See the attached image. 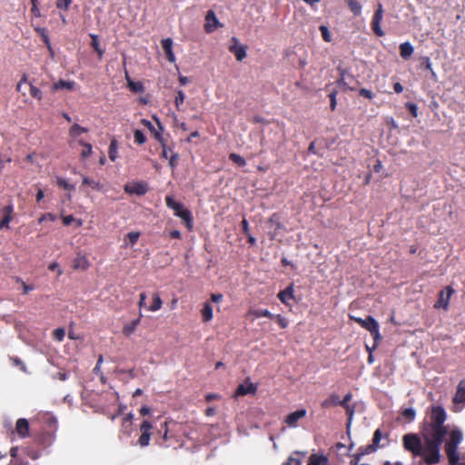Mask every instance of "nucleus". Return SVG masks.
I'll use <instances>...</instances> for the list:
<instances>
[{
    "label": "nucleus",
    "instance_id": "nucleus-27",
    "mask_svg": "<svg viewBox=\"0 0 465 465\" xmlns=\"http://www.w3.org/2000/svg\"><path fill=\"white\" fill-rule=\"evenodd\" d=\"M413 52H414V48L411 45V43L405 42V43L401 44L400 54H401V56L404 60L409 59L412 55Z\"/></svg>",
    "mask_w": 465,
    "mask_h": 465
},
{
    "label": "nucleus",
    "instance_id": "nucleus-6",
    "mask_svg": "<svg viewBox=\"0 0 465 465\" xmlns=\"http://www.w3.org/2000/svg\"><path fill=\"white\" fill-rule=\"evenodd\" d=\"M351 319L360 324L362 328L370 331L374 340V348L377 342L381 339L380 335V327L377 321L372 316H367L366 319L351 317Z\"/></svg>",
    "mask_w": 465,
    "mask_h": 465
},
{
    "label": "nucleus",
    "instance_id": "nucleus-63",
    "mask_svg": "<svg viewBox=\"0 0 465 465\" xmlns=\"http://www.w3.org/2000/svg\"><path fill=\"white\" fill-rule=\"evenodd\" d=\"M421 66L426 69V70H429L433 74H434V72L432 70V65H431V62L430 60L429 57H425L424 58V62L421 64Z\"/></svg>",
    "mask_w": 465,
    "mask_h": 465
},
{
    "label": "nucleus",
    "instance_id": "nucleus-50",
    "mask_svg": "<svg viewBox=\"0 0 465 465\" xmlns=\"http://www.w3.org/2000/svg\"><path fill=\"white\" fill-rule=\"evenodd\" d=\"M65 331L63 328H57L53 331V338L57 341H62L64 338Z\"/></svg>",
    "mask_w": 465,
    "mask_h": 465
},
{
    "label": "nucleus",
    "instance_id": "nucleus-26",
    "mask_svg": "<svg viewBox=\"0 0 465 465\" xmlns=\"http://www.w3.org/2000/svg\"><path fill=\"white\" fill-rule=\"evenodd\" d=\"M156 123H157V125L159 127V130H156L155 127L153 125V124L149 121V120H146V119H143L142 120V124L146 127L148 128V130L153 134V137L155 138V134H158V133H163V127L160 122V120L155 116L153 115V117Z\"/></svg>",
    "mask_w": 465,
    "mask_h": 465
},
{
    "label": "nucleus",
    "instance_id": "nucleus-35",
    "mask_svg": "<svg viewBox=\"0 0 465 465\" xmlns=\"http://www.w3.org/2000/svg\"><path fill=\"white\" fill-rule=\"evenodd\" d=\"M108 156L112 162H114L118 157V143L115 139H113L109 144Z\"/></svg>",
    "mask_w": 465,
    "mask_h": 465
},
{
    "label": "nucleus",
    "instance_id": "nucleus-24",
    "mask_svg": "<svg viewBox=\"0 0 465 465\" xmlns=\"http://www.w3.org/2000/svg\"><path fill=\"white\" fill-rule=\"evenodd\" d=\"M321 406L323 409L340 406L339 395L336 393H331L328 398L322 401Z\"/></svg>",
    "mask_w": 465,
    "mask_h": 465
},
{
    "label": "nucleus",
    "instance_id": "nucleus-53",
    "mask_svg": "<svg viewBox=\"0 0 465 465\" xmlns=\"http://www.w3.org/2000/svg\"><path fill=\"white\" fill-rule=\"evenodd\" d=\"M405 107L409 111V113L411 114L412 117L418 116V107L414 103L408 102L405 104Z\"/></svg>",
    "mask_w": 465,
    "mask_h": 465
},
{
    "label": "nucleus",
    "instance_id": "nucleus-20",
    "mask_svg": "<svg viewBox=\"0 0 465 465\" xmlns=\"http://www.w3.org/2000/svg\"><path fill=\"white\" fill-rule=\"evenodd\" d=\"M162 47L165 53L166 59L173 63L175 61V56L173 52V40L171 38H166L162 40Z\"/></svg>",
    "mask_w": 465,
    "mask_h": 465
},
{
    "label": "nucleus",
    "instance_id": "nucleus-5",
    "mask_svg": "<svg viewBox=\"0 0 465 465\" xmlns=\"http://www.w3.org/2000/svg\"><path fill=\"white\" fill-rule=\"evenodd\" d=\"M402 444L405 450L411 453L413 458H418L422 453V443L420 438L415 433H408L402 437Z\"/></svg>",
    "mask_w": 465,
    "mask_h": 465
},
{
    "label": "nucleus",
    "instance_id": "nucleus-21",
    "mask_svg": "<svg viewBox=\"0 0 465 465\" xmlns=\"http://www.w3.org/2000/svg\"><path fill=\"white\" fill-rule=\"evenodd\" d=\"M90 262L84 255H77L73 261L74 270L85 271L89 268Z\"/></svg>",
    "mask_w": 465,
    "mask_h": 465
},
{
    "label": "nucleus",
    "instance_id": "nucleus-36",
    "mask_svg": "<svg viewBox=\"0 0 465 465\" xmlns=\"http://www.w3.org/2000/svg\"><path fill=\"white\" fill-rule=\"evenodd\" d=\"M350 10L355 16H358L361 13V5L358 0H345Z\"/></svg>",
    "mask_w": 465,
    "mask_h": 465
},
{
    "label": "nucleus",
    "instance_id": "nucleus-2",
    "mask_svg": "<svg viewBox=\"0 0 465 465\" xmlns=\"http://www.w3.org/2000/svg\"><path fill=\"white\" fill-rule=\"evenodd\" d=\"M423 439L424 445L422 448V453L419 455V458H420V464H438L440 461L441 458L440 451L444 438L423 434Z\"/></svg>",
    "mask_w": 465,
    "mask_h": 465
},
{
    "label": "nucleus",
    "instance_id": "nucleus-19",
    "mask_svg": "<svg viewBox=\"0 0 465 465\" xmlns=\"http://www.w3.org/2000/svg\"><path fill=\"white\" fill-rule=\"evenodd\" d=\"M279 300L285 305L289 304L290 300H294V289L293 285L291 284L284 290L278 293Z\"/></svg>",
    "mask_w": 465,
    "mask_h": 465
},
{
    "label": "nucleus",
    "instance_id": "nucleus-58",
    "mask_svg": "<svg viewBox=\"0 0 465 465\" xmlns=\"http://www.w3.org/2000/svg\"><path fill=\"white\" fill-rule=\"evenodd\" d=\"M178 159H179L178 153L172 152L170 157L168 158L169 165L172 169H174L176 167Z\"/></svg>",
    "mask_w": 465,
    "mask_h": 465
},
{
    "label": "nucleus",
    "instance_id": "nucleus-28",
    "mask_svg": "<svg viewBox=\"0 0 465 465\" xmlns=\"http://www.w3.org/2000/svg\"><path fill=\"white\" fill-rule=\"evenodd\" d=\"M74 87V81H65V80L60 79L58 82H56L53 84L52 90L53 91H57L60 89L73 90Z\"/></svg>",
    "mask_w": 465,
    "mask_h": 465
},
{
    "label": "nucleus",
    "instance_id": "nucleus-40",
    "mask_svg": "<svg viewBox=\"0 0 465 465\" xmlns=\"http://www.w3.org/2000/svg\"><path fill=\"white\" fill-rule=\"evenodd\" d=\"M401 416L406 420L408 422H411L414 420L416 416V411L412 408H406L401 411Z\"/></svg>",
    "mask_w": 465,
    "mask_h": 465
},
{
    "label": "nucleus",
    "instance_id": "nucleus-29",
    "mask_svg": "<svg viewBox=\"0 0 465 465\" xmlns=\"http://www.w3.org/2000/svg\"><path fill=\"white\" fill-rule=\"evenodd\" d=\"M155 139L160 143L162 148H163V152H162V154L161 156L164 159H168L170 156H169V152H173L172 149L170 147H168L166 145V143H165V140L163 136V134L161 133H158V134H155Z\"/></svg>",
    "mask_w": 465,
    "mask_h": 465
},
{
    "label": "nucleus",
    "instance_id": "nucleus-41",
    "mask_svg": "<svg viewBox=\"0 0 465 465\" xmlns=\"http://www.w3.org/2000/svg\"><path fill=\"white\" fill-rule=\"evenodd\" d=\"M229 159L240 167H243L246 164L245 159L242 156H241L240 154H237L235 153H230Z\"/></svg>",
    "mask_w": 465,
    "mask_h": 465
},
{
    "label": "nucleus",
    "instance_id": "nucleus-33",
    "mask_svg": "<svg viewBox=\"0 0 465 465\" xmlns=\"http://www.w3.org/2000/svg\"><path fill=\"white\" fill-rule=\"evenodd\" d=\"M202 320L203 322H208L213 319V306L209 302H205L202 311Z\"/></svg>",
    "mask_w": 465,
    "mask_h": 465
},
{
    "label": "nucleus",
    "instance_id": "nucleus-15",
    "mask_svg": "<svg viewBox=\"0 0 465 465\" xmlns=\"http://www.w3.org/2000/svg\"><path fill=\"white\" fill-rule=\"evenodd\" d=\"M3 218L0 221V229L9 228V223L14 218V206L12 203L5 206L2 211Z\"/></svg>",
    "mask_w": 465,
    "mask_h": 465
},
{
    "label": "nucleus",
    "instance_id": "nucleus-32",
    "mask_svg": "<svg viewBox=\"0 0 465 465\" xmlns=\"http://www.w3.org/2000/svg\"><path fill=\"white\" fill-rule=\"evenodd\" d=\"M328 459L324 455L312 454L308 465H327Z\"/></svg>",
    "mask_w": 465,
    "mask_h": 465
},
{
    "label": "nucleus",
    "instance_id": "nucleus-64",
    "mask_svg": "<svg viewBox=\"0 0 465 465\" xmlns=\"http://www.w3.org/2000/svg\"><path fill=\"white\" fill-rule=\"evenodd\" d=\"M285 465H302V463H301V460L299 459L291 456L287 460Z\"/></svg>",
    "mask_w": 465,
    "mask_h": 465
},
{
    "label": "nucleus",
    "instance_id": "nucleus-59",
    "mask_svg": "<svg viewBox=\"0 0 465 465\" xmlns=\"http://www.w3.org/2000/svg\"><path fill=\"white\" fill-rule=\"evenodd\" d=\"M320 31L322 33V36L323 40L326 41V42H330L331 41V35H330V32H329L328 28L325 25H321L320 26Z\"/></svg>",
    "mask_w": 465,
    "mask_h": 465
},
{
    "label": "nucleus",
    "instance_id": "nucleus-46",
    "mask_svg": "<svg viewBox=\"0 0 465 465\" xmlns=\"http://www.w3.org/2000/svg\"><path fill=\"white\" fill-rule=\"evenodd\" d=\"M184 100H185V94H184L183 91L178 90L175 99H174V104H175V107L177 108V110H180V106L184 103Z\"/></svg>",
    "mask_w": 465,
    "mask_h": 465
},
{
    "label": "nucleus",
    "instance_id": "nucleus-44",
    "mask_svg": "<svg viewBox=\"0 0 465 465\" xmlns=\"http://www.w3.org/2000/svg\"><path fill=\"white\" fill-rule=\"evenodd\" d=\"M168 423L167 421H164L162 425V427L164 428V431H163V434L162 436V441L159 442V445L162 446V447H164V448H167L169 447V445L166 443L168 441V440L170 439V436H169V430H168Z\"/></svg>",
    "mask_w": 465,
    "mask_h": 465
},
{
    "label": "nucleus",
    "instance_id": "nucleus-31",
    "mask_svg": "<svg viewBox=\"0 0 465 465\" xmlns=\"http://www.w3.org/2000/svg\"><path fill=\"white\" fill-rule=\"evenodd\" d=\"M152 298H153V302L149 307H147V310L150 312H157L162 308L163 301L160 297L159 292H153L152 295Z\"/></svg>",
    "mask_w": 465,
    "mask_h": 465
},
{
    "label": "nucleus",
    "instance_id": "nucleus-10",
    "mask_svg": "<svg viewBox=\"0 0 465 465\" xmlns=\"http://www.w3.org/2000/svg\"><path fill=\"white\" fill-rule=\"evenodd\" d=\"M231 41L232 44L228 47L229 52L235 56L237 61L242 62L247 55V46L241 45L235 36L232 37Z\"/></svg>",
    "mask_w": 465,
    "mask_h": 465
},
{
    "label": "nucleus",
    "instance_id": "nucleus-43",
    "mask_svg": "<svg viewBox=\"0 0 465 465\" xmlns=\"http://www.w3.org/2000/svg\"><path fill=\"white\" fill-rule=\"evenodd\" d=\"M29 87H30V95L35 99H37L38 101H41L43 99V93L42 91L36 87L35 85H34L32 83H29Z\"/></svg>",
    "mask_w": 465,
    "mask_h": 465
},
{
    "label": "nucleus",
    "instance_id": "nucleus-52",
    "mask_svg": "<svg viewBox=\"0 0 465 465\" xmlns=\"http://www.w3.org/2000/svg\"><path fill=\"white\" fill-rule=\"evenodd\" d=\"M15 282L21 283L23 288V294H27L35 289L33 285L26 284L21 278L16 277Z\"/></svg>",
    "mask_w": 465,
    "mask_h": 465
},
{
    "label": "nucleus",
    "instance_id": "nucleus-49",
    "mask_svg": "<svg viewBox=\"0 0 465 465\" xmlns=\"http://www.w3.org/2000/svg\"><path fill=\"white\" fill-rule=\"evenodd\" d=\"M134 142L138 144H143L146 141L144 134L141 130H135L134 133Z\"/></svg>",
    "mask_w": 465,
    "mask_h": 465
},
{
    "label": "nucleus",
    "instance_id": "nucleus-45",
    "mask_svg": "<svg viewBox=\"0 0 465 465\" xmlns=\"http://www.w3.org/2000/svg\"><path fill=\"white\" fill-rule=\"evenodd\" d=\"M381 437H382V435H381V430L377 429L374 431L373 438H372V442L371 444L376 450H377L378 448L381 447L380 442H381Z\"/></svg>",
    "mask_w": 465,
    "mask_h": 465
},
{
    "label": "nucleus",
    "instance_id": "nucleus-3",
    "mask_svg": "<svg viewBox=\"0 0 465 465\" xmlns=\"http://www.w3.org/2000/svg\"><path fill=\"white\" fill-rule=\"evenodd\" d=\"M462 432L457 428L451 430L449 433V438L445 443L444 450L450 465H455L460 460L458 446L462 441Z\"/></svg>",
    "mask_w": 465,
    "mask_h": 465
},
{
    "label": "nucleus",
    "instance_id": "nucleus-56",
    "mask_svg": "<svg viewBox=\"0 0 465 465\" xmlns=\"http://www.w3.org/2000/svg\"><path fill=\"white\" fill-rule=\"evenodd\" d=\"M140 237V232H130L126 234V238L129 240V242L134 245L137 242Z\"/></svg>",
    "mask_w": 465,
    "mask_h": 465
},
{
    "label": "nucleus",
    "instance_id": "nucleus-48",
    "mask_svg": "<svg viewBox=\"0 0 465 465\" xmlns=\"http://www.w3.org/2000/svg\"><path fill=\"white\" fill-rule=\"evenodd\" d=\"M56 183H57L58 186L62 187L64 190H67V191L74 190V186L73 184H70L65 179H64L62 177H58L56 180Z\"/></svg>",
    "mask_w": 465,
    "mask_h": 465
},
{
    "label": "nucleus",
    "instance_id": "nucleus-14",
    "mask_svg": "<svg viewBox=\"0 0 465 465\" xmlns=\"http://www.w3.org/2000/svg\"><path fill=\"white\" fill-rule=\"evenodd\" d=\"M352 399V394L351 392L347 393L342 400L340 399V406H341L348 416V425L351 422L352 417L355 412V405H351L349 402Z\"/></svg>",
    "mask_w": 465,
    "mask_h": 465
},
{
    "label": "nucleus",
    "instance_id": "nucleus-47",
    "mask_svg": "<svg viewBox=\"0 0 465 465\" xmlns=\"http://www.w3.org/2000/svg\"><path fill=\"white\" fill-rule=\"evenodd\" d=\"M269 223L275 225L276 230H281L282 228V223H281V217L278 213H272L269 218Z\"/></svg>",
    "mask_w": 465,
    "mask_h": 465
},
{
    "label": "nucleus",
    "instance_id": "nucleus-54",
    "mask_svg": "<svg viewBox=\"0 0 465 465\" xmlns=\"http://www.w3.org/2000/svg\"><path fill=\"white\" fill-rule=\"evenodd\" d=\"M273 320H276L277 323L280 325L281 328L285 329L288 327V320L282 317L281 314H274Z\"/></svg>",
    "mask_w": 465,
    "mask_h": 465
},
{
    "label": "nucleus",
    "instance_id": "nucleus-61",
    "mask_svg": "<svg viewBox=\"0 0 465 465\" xmlns=\"http://www.w3.org/2000/svg\"><path fill=\"white\" fill-rule=\"evenodd\" d=\"M46 220L54 222L55 220V215L51 213H44V214L41 215V217H39L38 223H44Z\"/></svg>",
    "mask_w": 465,
    "mask_h": 465
},
{
    "label": "nucleus",
    "instance_id": "nucleus-8",
    "mask_svg": "<svg viewBox=\"0 0 465 465\" xmlns=\"http://www.w3.org/2000/svg\"><path fill=\"white\" fill-rule=\"evenodd\" d=\"M152 429L153 425L149 420H143V422L140 425L141 435L137 440V444L140 447L143 448L149 445L152 435Z\"/></svg>",
    "mask_w": 465,
    "mask_h": 465
},
{
    "label": "nucleus",
    "instance_id": "nucleus-23",
    "mask_svg": "<svg viewBox=\"0 0 465 465\" xmlns=\"http://www.w3.org/2000/svg\"><path fill=\"white\" fill-rule=\"evenodd\" d=\"M455 403L465 404V380L460 381L453 399Z\"/></svg>",
    "mask_w": 465,
    "mask_h": 465
},
{
    "label": "nucleus",
    "instance_id": "nucleus-16",
    "mask_svg": "<svg viewBox=\"0 0 465 465\" xmlns=\"http://www.w3.org/2000/svg\"><path fill=\"white\" fill-rule=\"evenodd\" d=\"M257 391V386L252 382H245L238 385L235 391V396H244L247 394H254Z\"/></svg>",
    "mask_w": 465,
    "mask_h": 465
},
{
    "label": "nucleus",
    "instance_id": "nucleus-1",
    "mask_svg": "<svg viewBox=\"0 0 465 465\" xmlns=\"http://www.w3.org/2000/svg\"><path fill=\"white\" fill-rule=\"evenodd\" d=\"M429 417L430 421L425 425L423 434L444 438L448 432L444 425L447 419L444 408L440 405L432 406Z\"/></svg>",
    "mask_w": 465,
    "mask_h": 465
},
{
    "label": "nucleus",
    "instance_id": "nucleus-12",
    "mask_svg": "<svg viewBox=\"0 0 465 465\" xmlns=\"http://www.w3.org/2000/svg\"><path fill=\"white\" fill-rule=\"evenodd\" d=\"M124 190L129 194L144 195L148 191V187L145 183L137 182L125 184Z\"/></svg>",
    "mask_w": 465,
    "mask_h": 465
},
{
    "label": "nucleus",
    "instance_id": "nucleus-55",
    "mask_svg": "<svg viewBox=\"0 0 465 465\" xmlns=\"http://www.w3.org/2000/svg\"><path fill=\"white\" fill-rule=\"evenodd\" d=\"M10 361L15 366L19 367L22 371L26 372L25 364L18 357H10Z\"/></svg>",
    "mask_w": 465,
    "mask_h": 465
},
{
    "label": "nucleus",
    "instance_id": "nucleus-17",
    "mask_svg": "<svg viewBox=\"0 0 465 465\" xmlns=\"http://www.w3.org/2000/svg\"><path fill=\"white\" fill-rule=\"evenodd\" d=\"M15 432L22 439L29 435V422L26 419L20 418L16 420Z\"/></svg>",
    "mask_w": 465,
    "mask_h": 465
},
{
    "label": "nucleus",
    "instance_id": "nucleus-39",
    "mask_svg": "<svg viewBox=\"0 0 465 465\" xmlns=\"http://www.w3.org/2000/svg\"><path fill=\"white\" fill-rule=\"evenodd\" d=\"M35 31L42 36L43 42L45 43V45H46L48 50L51 53H53L51 42H50L49 36L45 33V29L38 27V28H35Z\"/></svg>",
    "mask_w": 465,
    "mask_h": 465
},
{
    "label": "nucleus",
    "instance_id": "nucleus-37",
    "mask_svg": "<svg viewBox=\"0 0 465 465\" xmlns=\"http://www.w3.org/2000/svg\"><path fill=\"white\" fill-rule=\"evenodd\" d=\"M90 37L92 39L91 45L94 49V51L98 54L99 57L102 58L104 54V50L101 49L99 45V39L96 35H90Z\"/></svg>",
    "mask_w": 465,
    "mask_h": 465
},
{
    "label": "nucleus",
    "instance_id": "nucleus-60",
    "mask_svg": "<svg viewBox=\"0 0 465 465\" xmlns=\"http://www.w3.org/2000/svg\"><path fill=\"white\" fill-rule=\"evenodd\" d=\"M336 95H337V92H336V91H333V92H331V93L329 94V98H330V106H331V111H334V110L336 109V104H337Z\"/></svg>",
    "mask_w": 465,
    "mask_h": 465
},
{
    "label": "nucleus",
    "instance_id": "nucleus-9",
    "mask_svg": "<svg viewBox=\"0 0 465 465\" xmlns=\"http://www.w3.org/2000/svg\"><path fill=\"white\" fill-rule=\"evenodd\" d=\"M223 25L219 21L213 10L207 11L205 15L204 31L207 34L213 33L216 29L223 27Z\"/></svg>",
    "mask_w": 465,
    "mask_h": 465
},
{
    "label": "nucleus",
    "instance_id": "nucleus-30",
    "mask_svg": "<svg viewBox=\"0 0 465 465\" xmlns=\"http://www.w3.org/2000/svg\"><path fill=\"white\" fill-rule=\"evenodd\" d=\"M248 315L253 316L254 318L267 317L271 320L274 318V314L271 313L267 309L250 310Z\"/></svg>",
    "mask_w": 465,
    "mask_h": 465
},
{
    "label": "nucleus",
    "instance_id": "nucleus-22",
    "mask_svg": "<svg viewBox=\"0 0 465 465\" xmlns=\"http://www.w3.org/2000/svg\"><path fill=\"white\" fill-rule=\"evenodd\" d=\"M125 79L127 82V86L133 93H143L144 91V86L142 82H134L130 77L129 74L125 72Z\"/></svg>",
    "mask_w": 465,
    "mask_h": 465
},
{
    "label": "nucleus",
    "instance_id": "nucleus-38",
    "mask_svg": "<svg viewBox=\"0 0 465 465\" xmlns=\"http://www.w3.org/2000/svg\"><path fill=\"white\" fill-rule=\"evenodd\" d=\"M88 130L84 127L80 126L78 124H74L70 130L69 134L73 137L79 136L82 133H87Z\"/></svg>",
    "mask_w": 465,
    "mask_h": 465
},
{
    "label": "nucleus",
    "instance_id": "nucleus-11",
    "mask_svg": "<svg viewBox=\"0 0 465 465\" xmlns=\"http://www.w3.org/2000/svg\"><path fill=\"white\" fill-rule=\"evenodd\" d=\"M383 18V9L381 4L378 5L377 9L374 12L372 20L371 23V29L377 36H383L385 34L381 27V24Z\"/></svg>",
    "mask_w": 465,
    "mask_h": 465
},
{
    "label": "nucleus",
    "instance_id": "nucleus-7",
    "mask_svg": "<svg viewBox=\"0 0 465 465\" xmlns=\"http://www.w3.org/2000/svg\"><path fill=\"white\" fill-rule=\"evenodd\" d=\"M454 293V289L451 286H446L443 290H441L438 294V300L434 303L435 309H449L450 299L451 295Z\"/></svg>",
    "mask_w": 465,
    "mask_h": 465
},
{
    "label": "nucleus",
    "instance_id": "nucleus-51",
    "mask_svg": "<svg viewBox=\"0 0 465 465\" xmlns=\"http://www.w3.org/2000/svg\"><path fill=\"white\" fill-rule=\"evenodd\" d=\"M71 4L72 0H56L55 5L56 8L66 11L69 9Z\"/></svg>",
    "mask_w": 465,
    "mask_h": 465
},
{
    "label": "nucleus",
    "instance_id": "nucleus-18",
    "mask_svg": "<svg viewBox=\"0 0 465 465\" xmlns=\"http://www.w3.org/2000/svg\"><path fill=\"white\" fill-rule=\"evenodd\" d=\"M142 317H143V314L140 312L139 315L136 319L124 324L123 327V330H122L123 334L126 337H129L130 335H132L135 331L137 326L140 324Z\"/></svg>",
    "mask_w": 465,
    "mask_h": 465
},
{
    "label": "nucleus",
    "instance_id": "nucleus-57",
    "mask_svg": "<svg viewBox=\"0 0 465 465\" xmlns=\"http://www.w3.org/2000/svg\"><path fill=\"white\" fill-rule=\"evenodd\" d=\"M358 451L360 452V455L364 456V455H367V454L376 451V450L370 444V445L360 447Z\"/></svg>",
    "mask_w": 465,
    "mask_h": 465
},
{
    "label": "nucleus",
    "instance_id": "nucleus-42",
    "mask_svg": "<svg viewBox=\"0 0 465 465\" xmlns=\"http://www.w3.org/2000/svg\"><path fill=\"white\" fill-rule=\"evenodd\" d=\"M79 143L84 146V150L81 153V156L83 159L89 157L93 153V147L91 143H85L84 141H79Z\"/></svg>",
    "mask_w": 465,
    "mask_h": 465
},
{
    "label": "nucleus",
    "instance_id": "nucleus-62",
    "mask_svg": "<svg viewBox=\"0 0 465 465\" xmlns=\"http://www.w3.org/2000/svg\"><path fill=\"white\" fill-rule=\"evenodd\" d=\"M360 95L361 96H363L367 99H372L373 98V93L371 91V90H368V89H365V88H361L359 92Z\"/></svg>",
    "mask_w": 465,
    "mask_h": 465
},
{
    "label": "nucleus",
    "instance_id": "nucleus-25",
    "mask_svg": "<svg viewBox=\"0 0 465 465\" xmlns=\"http://www.w3.org/2000/svg\"><path fill=\"white\" fill-rule=\"evenodd\" d=\"M10 456H11V460L8 465H28V462L26 460H24L18 455V448L17 447L11 448Z\"/></svg>",
    "mask_w": 465,
    "mask_h": 465
},
{
    "label": "nucleus",
    "instance_id": "nucleus-13",
    "mask_svg": "<svg viewBox=\"0 0 465 465\" xmlns=\"http://www.w3.org/2000/svg\"><path fill=\"white\" fill-rule=\"evenodd\" d=\"M306 415L307 411L305 409H300L288 414L285 417L284 422L291 428H296L298 426V421L304 418Z\"/></svg>",
    "mask_w": 465,
    "mask_h": 465
},
{
    "label": "nucleus",
    "instance_id": "nucleus-34",
    "mask_svg": "<svg viewBox=\"0 0 465 465\" xmlns=\"http://www.w3.org/2000/svg\"><path fill=\"white\" fill-rule=\"evenodd\" d=\"M83 185H88V186L92 187V189L98 191V192L102 191L104 188V185L99 181H96V180L87 177V176H84Z\"/></svg>",
    "mask_w": 465,
    "mask_h": 465
},
{
    "label": "nucleus",
    "instance_id": "nucleus-4",
    "mask_svg": "<svg viewBox=\"0 0 465 465\" xmlns=\"http://www.w3.org/2000/svg\"><path fill=\"white\" fill-rule=\"evenodd\" d=\"M165 203L168 208L174 211V215L180 217L186 228L192 231L193 228V217L190 210L183 207V203L175 202L173 196L165 197Z\"/></svg>",
    "mask_w": 465,
    "mask_h": 465
}]
</instances>
